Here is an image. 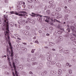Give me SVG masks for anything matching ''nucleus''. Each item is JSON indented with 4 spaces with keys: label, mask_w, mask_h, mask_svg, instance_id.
<instances>
[{
    "label": "nucleus",
    "mask_w": 76,
    "mask_h": 76,
    "mask_svg": "<svg viewBox=\"0 0 76 76\" xmlns=\"http://www.w3.org/2000/svg\"><path fill=\"white\" fill-rule=\"evenodd\" d=\"M9 64L10 66H12V65L11 64V62H9Z\"/></svg>",
    "instance_id": "09e8293b"
},
{
    "label": "nucleus",
    "mask_w": 76,
    "mask_h": 76,
    "mask_svg": "<svg viewBox=\"0 0 76 76\" xmlns=\"http://www.w3.org/2000/svg\"><path fill=\"white\" fill-rule=\"evenodd\" d=\"M3 31H4L5 37L4 39L8 41L10 49L11 50V53L10 54V56L11 57L12 61L13 60V46L12 45V44L10 42V31L9 28H2Z\"/></svg>",
    "instance_id": "f257e3e1"
},
{
    "label": "nucleus",
    "mask_w": 76,
    "mask_h": 76,
    "mask_svg": "<svg viewBox=\"0 0 76 76\" xmlns=\"http://www.w3.org/2000/svg\"><path fill=\"white\" fill-rule=\"evenodd\" d=\"M22 32L23 34H29V32L28 31H27L23 30L22 31Z\"/></svg>",
    "instance_id": "6e6552de"
},
{
    "label": "nucleus",
    "mask_w": 76,
    "mask_h": 76,
    "mask_svg": "<svg viewBox=\"0 0 76 76\" xmlns=\"http://www.w3.org/2000/svg\"><path fill=\"white\" fill-rule=\"evenodd\" d=\"M27 1L28 3H32V0H27Z\"/></svg>",
    "instance_id": "c9c22d12"
},
{
    "label": "nucleus",
    "mask_w": 76,
    "mask_h": 76,
    "mask_svg": "<svg viewBox=\"0 0 76 76\" xmlns=\"http://www.w3.org/2000/svg\"><path fill=\"white\" fill-rule=\"evenodd\" d=\"M69 74H72V70L69 69Z\"/></svg>",
    "instance_id": "c756f323"
},
{
    "label": "nucleus",
    "mask_w": 76,
    "mask_h": 76,
    "mask_svg": "<svg viewBox=\"0 0 76 76\" xmlns=\"http://www.w3.org/2000/svg\"><path fill=\"white\" fill-rule=\"evenodd\" d=\"M49 45H50L51 46L54 45L55 44L53 42H49Z\"/></svg>",
    "instance_id": "9b49d317"
},
{
    "label": "nucleus",
    "mask_w": 76,
    "mask_h": 76,
    "mask_svg": "<svg viewBox=\"0 0 76 76\" xmlns=\"http://www.w3.org/2000/svg\"><path fill=\"white\" fill-rule=\"evenodd\" d=\"M36 69H40V67H39V66H38L36 68Z\"/></svg>",
    "instance_id": "680f3d73"
},
{
    "label": "nucleus",
    "mask_w": 76,
    "mask_h": 76,
    "mask_svg": "<svg viewBox=\"0 0 76 76\" xmlns=\"http://www.w3.org/2000/svg\"><path fill=\"white\" fill-rule=\"evenodd\" d=\"M42 74H43V75H45L47 74V72H44L43 73H42Z\"/></svg>",
    "instance_id": "79ce46f5"
},
{
    "label": "nucleus",
    "mask_w": 76,
    "mask_h": 76,
    "mask_svg": "<svg viewBox=\"0 0 76 76\" xmlns=\"http://www.w3.org/2000/svg\"><path fill=\"white\" fill-rule=\"evenodd\" d=\"M31 14H32V15H30L31 16H32V17H35L36 16V17H38V16H39L40 17H39L38 18H37V20L39 22H41V21H42L43 18H42V17H43V16L40 15L39 14H36L33 12L31 13Z\"/></svg>",
    "instance_id": "7ed1b4c3"
},
{
    "label": "nucleus",
    "mask_w": 76,
    "mask_h": 76,
    "mask_svg": "<svg viewBox=\"0 0 76 76\" xmlns=\"http://www.w3.org/2000/svg\"><path fill=\"white\" fill-rule=\"evenodd\" d=\"M34 51H35V49H32L31 51V52L32 53H34Z\"/></svg>",
    "instance_id": "ea45409f"
},
{
    "label": "nucleus",
    "mask_w": 76,
    "mask_h": 76,
    "mask_svg": "<svg viewBox=\"0 0 76 76\" xmlns=\"http://www.w3.org/2000/svg\"><path fill=\"white\" fill-rule=\"evenodd\" d=\"M74 38L73 37H71L70 38V39L72 41H73V40H74Z\"/></svg>",
    "instance_id": "58836bf2"
},
{
    "label": "nucleus",
    "mask_w": 76,
    "mask_h": 76,
    "mask_svg": "<svg viewBox=\"0 0 76 76\" xmlns=\"http://www.w3.org/2000/svg\"><path fill=\"white\" fill-rule=\"evenodd\" d=\"M35 60H36V57H33L31 59V61H35Z\"/></svg>",
    "instance_id": "393cba45"
},
{
    "label": "nucleus",
    "mask_w": 76,
    "mask_h": 76,
    "mask_svg": "<svg viewBox=\"0 0 76 76\" xmlns=\"http://www.w3.org/2000/svg\"><path fill=\"white\" fill-rule=\"evenodd\" d=\"M29 74H31V75H33V73L31 71H30L29 72Z\"/></svg>",
    "instance_id": "6e6d98bb"
},
{
    "label": "nucleus",
    "mask_w": 76,
    "mask_h": 76,
    "mask_svg": "<svg viewBox=\"0 0 76 76\" xmlns=\"http://www.w3.org/2000/svg\"><path fill=\"white\" fill-rule=\"evenodd\" d=\"M14 14H15L16 15H18V16H19V14H19L18 12H15L14 13Z\"/></svg>",
    "instance_id": "72a5a7b5"
},
{
    "label": "nucleus",
    "mask_w": 76,
    "mask_h": 76,
    "mask_svg": "<svg viewBox=\"0 0 76 76\" xmlns=\"http://www.w3.org/2000/svg\"><path fill=\"white\" fill-rule=\"evenodd\" d=\"M35 42L36 43H37V44H38V43H39V42H38V41L37 40L35 41Z\"/></svg>",
    "instance_id": "69168bd1"
},
{
    "label": "nucleus",
    "mask_w": 76,
    "mask_h": 76,
    "mask_svg": "<svg viewBox=\"0 0 76 76\" xmlns=\"http://www.w3.org/2000/svg\"><path fill=\"white\" fill-rule=\"evenodd\" d=\"M20 13H23V14H24V13H26V12L23 11H21L20 12Z\"/></svg>",
    "instance_id": "473e14b6"
},
{
    "label": "nucleus",
    "mask_w": 76,
    "mask_h": 76,
    "mask_svg": "<svg viewBox=\"0 0 76 76\" xmlns=\"http://www.w3.org/2000/svg\"><path fill=\"white\" fill-rule=\"evenodd\" d=\"M15 11H12V12H10V13L11 14H15Z\"/></svg>",
    "instance_id": "f704fd0d"
},
{
    "label": "nucleus",
    "mask_w": 76,
    "mask_h": 76,
    "mask_svg": "<svg viewBox=\"0 0 76 76\" xmlns=\"http://www.w3.org/2000/svg\"><path fill=\"white\" fill-rule=\"evenodd\" d=\"M18 15L19 16H24V18H26V16H25V14H20Z\"/></svg>",
    "instance_id": "1a4fd4ad"
},
{
    "label": "nucleus",
    "mask_w": 76,
    "mask_h": 76,
    "mask_svg": "<svg viewBox=\"0 0 76 76\" xmlns=\"http://www.w3.org/2000/svg\"><path fill=\"white\" fill-rule=\"evenodd\" d=\"M56 14H57V13H56V12H52L51 13V15H52V16H55V15H56Z\"/></svg>",
    "instance_id": "5701e85b"
},
{
    "label": "nucleus",
    "mask_w": 76,
    "mask_h": 76,
    "mask_svg": "<svg viewBox=\"0 0 76 76\" xmlns=\"http://www.w3.org/2000/svg\"><path fill=\"white\" fill-rule=\"evenodd\" d=\"M47 60L48 61H50L51 60V56H49L47 58Z\"/></svg>",
    "instance_id": "6ab92c4d"
},
{
    "label": "nucleus",
    "mask_w": 76,
    "mask_h": 76,
    "mask_svg": "<svg viewBox=\"0 0 76 76\" xmlns=\"http://www.w3.org/2000/svg\"><path fill=\"white\" fill-rule=\"evenodd\" d=\"M65 12H66V13H70V10H69L65 9Z\"/></svg>",
    "instance_id": "4468645a"
},
{
    "label": "nucleus",
    "mask_w": 76,
    "mask_h": 76,
    "mask_svg": "<svg viewBox=\"0 0 76 76\" xmlns=\"http://www.w3.org/2000/svg\"><path fill=\"white\" fill-rule=\"evenodd\" d=\"M43 17H45V18H47L46 19V20H45V22H47L48 23V22H49L48 20H47V19H50V17L48 16H43Z\"/></svg>",
    "instance_id": "39448f33"
},
{
    "label": "nucleus",
    "mask_w": 76,
    "mask_h": 76,
    "mask_svg": "<svg viewBox=\"0 0 76 76\" xmlns=\"http://www.w3.org/2000/svg\"><path fill=\"white\" fill-rule=\"evenodd\" d=\"M18 23H19V24L20 25H21V24H22L23 23V22L19 20L18 21Z\"/></svg>",
    "instance_id": "7c9ffc66"
},
{
    "label": "nucleus",
    "mask_w": 76,
    "mask_h": 76,
    "mask_svg": "<svg viewBox=\"0 0 76 76\" xmlns=\"http://www.w3.org/2000/svg\"><path fill=\"white\" fill-rule=\"evenodd\" d=\"M12 74L13 76H15V74L14 72H12Z\"/></svg>",
    "instance_id": "603ef678"
},
{
    "label": "nucleus",
    "mask_w": 76,
    "mask_h": 76,
    "mask_svg": "<svg viewBox=\"0 0 76 76\" xmlns=\"http://www.w3.org/2000/svg\"><path fill=\"white\" fill-rule=\"evenodd\" d=\"M50 73L51 75H56L57 72L56 71H51L50 72Z\"/></svg>",
    "instance_id": "0eeeda50"
},
{
    "label": "nucleus",
    "mask_w": 76,
    "mask_h": 76,
    "mask_svg": "<svg viewBox=\"0 0 76 76\" xmlns=\"http://www.w3.org/2000/svg\"><path fill=\"white\" fill-rule=\"evenodd\" d=\"M47 14L48 15H50V11L49 10H48L46 11Z\"/></svg>",
    "instance_id": "cd10ccee"
},
{
    "label": "nucleus",
    "mask_w": 76,
    "mask_h": 76,
    "mask_svg": "<svg viewBox=\"0 0 76 76\" xmlns=\"http://www.w3.org/2000/svg\"><path fill=\"white\" fill-rule=\"evenodd\" d=\"M63 32V31H58V34H59L60 35L61 34H62V33Z\"/></svg>",
    "instance_id": "412c9836"
},
{
    "label": "nucleus",
    "mask_w": 76,
    "mask_h": 76,
    "mask_svg": "<svg viewBox=\"0 0 76 76\" xmlns=\"http://www.w3.org/2000/svg\"><path fill=\"white\" fill-rule=\"evenodd\" d=\"M59 51L60 52H63V48L60 46H59Z\"/></svg>",
    "instance_id": "f8f14e48"
},
{
    "label": "nucleus",
    "mask_w": 76,
    "mask_h": 76,
    "mask_svg": "<svg viewBox=\"0 0 76 76\" xmlns=\"http://www.w3.org/2000/svg\"><path fill=\"white\" fill-rule=\"evenodd\" d=\"M47 64L48 67H50V64H49L48 63H47Z\"/></svg>",
    "instance_id": "37998d69"
},
{
    "label": "nucleus",
    "mask_w": 76,
    "mask_h": 76,
    "mask_svg": "<svg viewBox=\"0 0 76 76\" xmlns=\"http://www.w3.org/2000/svg\"><path fill=\"white\" fill-rule=\"evenodd\" d=\"M56 10L57 11V12H60L61 11V8L60 7L57 8L56 9Z\"/></svg>",
    "instance_id": "ddd939ff"
},
{
    "label": "nucleus",
    "mask_w": 76,
    "mask_h": 76,
    "mask_svg": "<svg viewBox=\"0 0 76 76\" xmlns=\"http://www.w3.org/2000/svg\"><path fill=\"white\" fill-rule=\"evenodd\" d=\"M68 1L69 3H70L72 1V0H68Z\"/></svg>",
    "instance_id": "052dcab7"
},
{
    "label": "nucleus",
    "mask_w": 76,
    "mask_h": 76,
    "mask_svg": "<svg viewBox=\"0 0 76 76\" xmlns=\"http://www.w3.org/2000/svg\"><path fill=\"white\" fill-rule=\"evenodd\" d=\"M15 70V75H16V76H19L18 75V71H16V69H14Z\"/></svg>",
    "instance_id": "f3484780"
},
{
    "label": "nucleus",
    "mask_w": 76,
    "mask_h": 76,
    "mask_svg": "<svg viewBox=\"0 0 76 76\" xmlns=\"http://www.w3.org/2000/svg\"><path fill=\"white\" fill-rule=\"evenodd\" d=\"M69 28H68L66 29V30L68 32H70V30H71L72 33V35L76 37V28L75 26H70Z\"/></svg>",
    "instance_id": "f03ea898"
},
{
    "label": "nucleus",
    "mask_w": 76,
    "mask_h": 76,
    "mask_svg": "<svg viewBox=\"0 0 76 76\" xmlns=\"http://www.w3.org/2000/svg\"><path fill=\"white\" fill-rule=\"evenodd\" d=\"M73 43H74V44H74V45H76V42H73Z\"/></svg>",
    "instance_id": "774afa93"
},
{
    "label": "nucleus",
    "mask_w": 76,
    "mask_h": 76,
    "mask_svg": "<svg viewBox=\"0 0 76 76\" xmlns=\"http://www.w3.org/2000/svg\"><path fill=\"white\" fill-rule=\"evenodd\" d=\"M62 73V71H61V69H59L58 71V74L59 75H61Z\"/></svg>",
    "instance_id": "aec40b11"
},
{
    "label": "nucleus",
    "mask_w": 76,
    "mask_h": 76,
    "mask_svg": "<svg viewBox=\"0 0 76 76\" xmlns=\"http://www.w3.org/2000/svg\"><path fill=\"white\" fill-rule=\"evenodd\" d=\"M64 37H66V38H68V37H69V34H67L64 35Z\"/></svg>",
    "instance_id": "2f4dec72"
},
{
    "label": "nucleus",
    "mask_w": 76,
    "mask_h": 76,
    "mask_svg": "<svg viewBox=\"0 0 76 76\" xmlns=\"http://www.w3.org/2000/svg\"><path fill=\"white\" fill-rule=\"evenodd\" d=\"M59 39L60 41H62L63 39V38L61 36H60L59 37Z\"/></svg>",
    "instance_id": "4be33fe9"
},
{
    "label": "nucleus",
    "mask_w": 76,
    "mask_h": 76,
    "mask_svg": "<svg viewBox=\"0 0 76 76\" xmlns=\"http://www.w3.org/2000/svg\"><path fill=\"white\" fill-rule=\"evenodd\" d=\"M12 65L14 68V69H16V65H15V62H12Z\"/></svg>",
    "instance_id": "dca6fc26"
},
{
    "label": "nucleus",
    "mask_w": 76,
    "mask_h": 76,
    "mask_svg": "<svg viewBox=\"0 0 76 76\" xmlns=\"http://www.w3.org/2000/svg\"><path fill=\"white\" fill-rule=\"evenodd\" d=\"M27 57H31V54H28L27 55Z\"/></svg>",
    "instance_id": "c03bdc74"
},
{
    "label": "nucleus",
    "mask_w": 76,
    "mask_h": 76,
    "mask_svg": "<svg viewBox=\"0 0 76 76\" xmlns=\"http://www.w3.org/2000/svg\"><path fill=\"white\" fill-rule=\"evenodd\" d=\"M47 9V6H45V7L44 8V10H45Z\"/></svg>",
    "instance_id": "5fc2aeb1"
},
{
    "label": "nucleus",
    "mask_w": 76,
    "mask_h": 76,
    "mask_svg": "<svg viewBox=\"0 0 76 76\" xmlns=\"http://www.w3.org/2000/svg\"><path fill=\"white\" fill-rule=\"evenodd\" d=\"M68 51L67 50H65L64 51V53H66Z\"/></svg>",
    "instance_id": "e2e57ef3"
},
{
    "label": "nucleus",
    "mask_w": 76,
    "mask_h": 76,
    "mask_svg": "<svg viewBox=\"0 0 76 76\" xmlns=\"http://www.w3.org/2000/svg\"><path fill=\"white\" fill-rule=\"evenodd\" d=\"M18 3H19V4H22V2H20V1H19L18 2Z\"/></svg>",
    "instance_id": "3c124183"
},
{
    "label": "nucleus",
    "mask_w": 76,
    "mask_h": 76,
    "mask_svg": "<svg viewBox=\"0 0 76 76\" xmlns=\"http://www.w3.org/2000/svg\"><path fill=\"white\" fill-rule=\"evenodd\" d=\"M72 61H73V62H76V60L75 59H72Z\"/></svg>",
    "instance_id": "e433bc0d"
},
{
    "label": "nucleus",
    "mask_w": 76,
    "mask_h": 76,
    "mask_svg": "<svg viewBox=\"0 0 76 76\" xmlns=\"http://www.w3.org/2000/svg\"><path fill=\"white\" fill-rule=\"evenodd\" d=\"M26 66H27V67H28L29 68H30V67H31V65L28 64H26Z\"/></svg>",
    "instance_id": "b1692460"
},
{
    "label": "nucleus",
    "mask_w": 76,
    "mask_h": 76,
    "mask_svg": "<svg viewBox=\"0 0 76 76\" xmlns=\"http://www.w3.org/2000/svg\"><path fill=\"white\" fill-rule=\"evenodd\" d=\"M71 22L72 23H74V20H72L71 21Z\"/></svg>",
    "instance_id": "de8ad7c7"
},
{
    "label": "nucleus",
    "mask_w": 76,
    "mask_h": 76,
    "mask_svg": "<svg viewBox=\"0 0 76 76\" xmlns=\"http://www.w3.org/2000/svg\"><path fill=\"white\" fill-rule=\"evenodd\" d=\"M49 4H52V3H53V2L52 1H50L49 2Z\"/></svg>",
    "instance_id": "864d4df0"
},
{
    "label": "nucleus",
    "mask_w": 76,
    "mask_h": 76,
    "mask_svg": "<svg viewBox=\"0 0 76 76\" xmlns=\"http://www.w3.org/2000/svg\"><path fill=\"white\" fill-rule=\"evenodd\" d=\"M52 9H55V8H56V4H52Z\"/></svg>",
    "instance_id": "2eb2a0df"
},
{
    "label": "nucleus",
    "mask_w": 76,
    "mask_h": 76,
    "mask_svg": "<svg viewBox=\"0 0 76 76\" xmlns=\"http://www.w3.org/2000/svg\"><path fill=\"white\" fill-rule=\"evenodd\" d=\"M61 30H62V31H64V29L63 28H61L60 29Z\"/></svg>",
    "instance_id": "0e129e2a"
},
{
    "label": "nucleus",
    "mask_w": 76,
    "mask_h": 76,
    "mask_svg": "<svg viewBox=\"0 0 76 76\" xmlns=\"http://www.w3.org/2000/svg\"><path fill=\"white\" fill-rule=\"evenodd\" d=\"M35 56H38V57H41L39 53H36L35 54Z\"/></svg>",
    "instance_id": "a211bd4d"
},
{
    "label": "nucleus",
    "mask_w": 76,
    "mask_h": 76,
    "mask_svg": "<svg viewBox=\"0 0 76 76\" xmlns=\"http://www.w3.org/2000/svg\"><path fill=\"white\" fill-rule=\"evenodd\" d=\"M21 50H23L24 51H26L27 50V49L26 48H21Z\"/></svg>",
    "instance_id": "a878e982"
},
{
    "label": "nucleus",
    "mask_w": 76,
    "mask_h": 76,
    "mask_svg": "<svg viewBox=\"0 0 76 76\" xmlns=\"http://www.w3.org/2000/svg\"><path fill=\"white\" fill-rule=\"evenodd\" d=\"M28 7L29 9H32V6H31V5H28Z\"/></svg>",
    "instance_id": "c85d7f7f"
},
{
    "label": "nucleus",
    "mask_w": 76,
    "mask_h": 76,
    "mask_svg": "<svg viewBox=\"0 0 76 76\" xmlns=\"http://www.w3.org/2000/svg\"><path fill=\"white\" fill-rule=\"evenodd\" d=\"M52 7V4H50V5L48 6L49 8H51Z\"/></svg>",
    "instance_id": "49530a36"
},
{
    "label": "nucleus",
    "mask_w": 76,
    "mask_h": 76,
    "mask_svg": "<svg viewBox=\"0 0 76 76\" xmlns=\"http://www.w3.org/2000/svg\"><path fill=\"white\" fill-rule=\"evenodd\" d=\"M72 50L74 51V52H76V48H74L72 49Z\"/></svg>",
    "instance_id": "a19ab883"
},
{
    "label": "nucleus",
    "mask_w": 76,
    "mask_h": 76,
    "mask_svg": "<svg viewBox=\"0 0 76 76\" xmlns=\"http://www.w3.org/2000/svg\"><path fill=\"white\" fill-rule=\"evenodd\" d=\"M56 65L57 67H60V65H61V64L60 63H57L56 64Z\"/></svg>",
    "instance_id": "bb28decb"
},
{
    "label": "nucleus",
    "mask_w": 76,
    "mask_h": 76,
    "mask_svg": "<svg viewBox=\"0 0 76 76\" xmlns=\"http://www.w3.org/2000/svg\"><path fill=\"white\" fill-rule=\"evenodd\" d=\"M26 28L27 30H28V29H29V27L28 26H26Z\"/></svg>",
    "instance_id": "4c0bfd02"
},
{
    "label": "nucleus",
    "mask_w": 76,
    "mask_h": 76,
    "mask_svg": "<svg viewBox=\"0 0 76 76\" xmlns=\"http://www.w3.org/2000/svg\"><path fill=\"white\" fill-rule=\"evenodd\" d=\"M49 63L50 64H55L56 62L54 61H51L49 62Z\"/></svg>",
    "instance_id": "9d476101"
},
{
    "label": "nucleus",
    "mask_w": 76,
    "mask_h": 76,
    "mask_svg": "<svg viewBox=\"0 0 76 76\" xmlns=\"http://www.w3.org/2000/svg\"><path fill=\"white\" fill-rule=\"evenodd\" d=\"M69 53V51H68V52H66L65 53L66 54H68V53Z\"/></svg>",
    "instance_id": "bf43d9fd"
},
{
    "label": "nucleus",
    "mask_w": 76,
    "mask_h": 76,
    "mask_svg": "<svg viewBox=\"0 0 76 76\" xmlns=\"http://www.w3.org/2000/svg\"><path fill=\"white\" fill-rule=\"evenodd\" d=\"M27 21H28V22H30V23H32V22H33V23H35V21L34 20H31V19L29 18H28Z\"/></svg>",
    "instance_id": "423d86ee"
},
{
    "label": "nucleus",
    "mask_w": 76,
    "mask_h": 76,
    "mask_svg": "<svg viewBox=\"0 0 76 76\" xmlns=\"http://www.w3.org/2000/svg\"><path fill=\"white\" fill-rule=\"evenodd\" d=\"M11 26H14V24L13 23H11V25H10Z\"/></svg>",
    "instance_id": "a18cd8bd"
},
{
    "label": "nucleus",
    "mask_w": 76,
    "mask_h": 76,
    "mask_svg": "<svg viewBox=\"0 0 76 76\" xmlns=\"http://www.w3.org/2000/svg\"><path fill=\"white\" fill-rule=\"evenodd\" d=\"M34 65L38 64V62H34Z\"/></svg>",
    "instance_id": "4d7b16f0"
},
{
    "label": "nucleus",
    "mask_w": 76,
    "mask_h": 76,
    "mask_svg": "<svg viewBox=\"0 0 76 76\" xmlns=\"http://www.w3.org/2000/svg\"><path fill=\"white\" fill-rule=\"evenodd\" d=\"M56 22H58L59 23H60L61 22L60 21L57 20L56 19H54L53 20V19H51V22H50V24L51 25H54L53 23Z\"/></svg>",
    "instance_id": "20e7f679"
},
{
    "label": "nucleus",
    "mask_w": 76,
    "mask_h": 76,
    "mask_svg": "<svg viewBox=\"0 0 76 76\" xmlns=\"http://www.w3.org/2000/svg\"><path fill=\"white\" fill-rule=\"evenodd\" d=\"M70 64H69V63H66V66H69V65Z\"/></svg>",
    "instance_id": "13d9d810"
},
{
    "label": "nucleus",
    "mask_w": 76,
    "mask_h": 76,
    "mask_svg": "<svg viewBox=\"0 0 76 76\" xmlns=\"http://www.w3.org/2000/svg\"><path fill=\"white\" fill-rule=\"evenodd\" d=\"M73 26H75V28H76V23H75L74 25H73Z\"/></svg>",
    "instance_id": "338daca9"
},
{
    "label": "nucleus",
    "mask_w": 76,
    "mask_h": 76,
    "mask_svg": "<svg viewBox=\"0 0 76 76\" xmlns=\"http://www.w3.org/2000/svg\"><path fill=\"white\" fill-rule=\"evenodd\" d=\"M58 16L59 18H62V15H59Z\"/></svg>",
    "instance_id": "8fccbe9b"
}]
</instances>
